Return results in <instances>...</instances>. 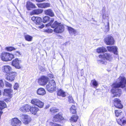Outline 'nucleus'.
<instances>
[{"mask_svg":"<svg viewBox=\"0 0 126 126\" xmlns=\"http://www.w3.org/2000/svg\"><path fill=\"white\" fill-rule=\"evenodd\" d=\"M118 80L120 81L118 83H113L112 85V88L111 91L114 95H113V97L120 96L121 93V89L118 88L125 87L126 84V79L124 77H120L118 79Z\"/></svg>","mask_w":126,"mask_h":126,"instance_id":"obj_1","label":"nucleus"},{"mask_svg":"<svg viewBox=\"0 0 126 126\" xmlns=\"http://www.w3.org/2000/svg\"><path fill=\"white\" fill-rule=\"evenodd\" d=\"M99 57L100 58L103 57L101 60L98 61L99 63L105 64H106L107 62L104 58L109 61H111L112 59V55L109 53H106L104 54L103 55H99Z\"/></svg>","mask_w":126,"mask_h":126,"instance_id":"obj_2","label":"nucleus"},{"mask_svg":"<svg viewBox=\"0 0 126 126\" xmlns=\"http://www.w3.org/2000/svg\"><path fill=\"white\" fill-rule=\"evenodd\" d=\"M0 57L2 61L7 62L12 60L14 58V56L11 54L3 52L1 54Z\"/></svg>","mask_w":126,"mask_h":126,"instance_id":"obj_3","label":"nucleus"},{"mask_svg":"<svg viewBox=\"0 0 126 126\" xmlns=\"http://www.w3.org/2000/svg\"><path fill=\"white\" fill-rule=\"evenodd\" d=\"M56 83L54 80H50L48 84L46 86L47 89L48 91L49 92L54 91Z\"/></svg>","mask_w":126,"mask_h":126,"instance_id":"obj_4","label":"nucleus"},{"mask_svg":"<svg viewBox=\"0 0 126 126\" xmlns=\"http://www.w3.org/2000/svg\"><path fill=\"white\" fill-rule=\"evenodd\" d=\"M31 19L36 25H41L38 27L40 28H42L44 27V25L43 24H42V20L40 17L33 16L32 18Z\"/></svg>","mask_w":126,"mask_h":126,"instance_id":"obj_5","label":"nucleus"},{"mask_svg":"<svg viewBox=\"0 0 126 126\" xmlns=\"http://www.w3.org/2000/svg\"><path fill=\"white\" fill-rule=\"evenodd\" d=\"M49 80L48 78L44 76H42L38 80V83L42 85H45Z\"/></svg>","mask_w":126,"mask_h":126,"instance_id":"obj_6","label":"nucleus"},{"mask_svg":"<svg viewBox=\"0 0 126 126\" xmlns=\"http://www.w3.org/2000/svg\"><path fill=\"white\" fill-rule=\"evenodd\" d=\"M20 117L23 123L25 125L28 124L31 121V118L30 117L27 115L21 114Z\"/></svg>","mask_w":126,"mask_h":126,"instance_id":"obj_7","label":"nucleus"},{"mask_svg":"<svg viewBox=\"0 0 126 126\" xmlns=\"http://www.w3.org/2000/svg\"><path fill=\"white\" fill-rule=\"evenodd\" d=\"M104 41L107 45H112L114 43V40L112 36L108 35L105 38Z\"/></svg>","mask_w":126,"mask_h":126,"instance_id":"obj_8","label":"nucleus"},{"mask_svg":"<svg viewBox=\"0 0 126 126\" xmlns=\"http://www.w3.org/2000/svg\"><path fill=\"white\" fill-rule=\"evenodd\" d=\"M11 123L13 126H20L21 125V122L18 118H15L11 120Z\"/></svg>","mask_w":126,"mask_h":126,"instance_id":"obj_9","label":"nucleus"},{"mask_svg":"<svg viewBox=\"0 0 126 126\" xmlns=\"http://www.w3.org/2000/svg\"><path fill=\"white\" fill-rule=\"evenodd\" d=\"M21 62V60H19L18 59L16 58L13 61L12 64L16 68L19 69L21 68L20 64Z\"/></svg>","mask_w":126,"mask_h":126,"instance_id":"obj_10","label":"nucleus"},{"mask_svg":"<svg viewBox=\"0 0 126 126\" xmlns=\"http://www.w3.org/2000/svg\"><path fill=\"white\" fill-rule=\"evenodd\" d=\"M16 75V72H11L7 76L6 79L10 81H12L14 80Z\"/></svg>","mask_w":126,"mask_h":126,"instance_id":"obj_11","label":"nucleus"},{"mask_svg":"<svg viewBox=\"0 0 126 126\" xmlns=\"http://www.w3.org/2000/svg\"><path fill=\"white\" fill-rule=\"evenodd\" d=\"M114 106L118 108L121 109L123 108V106L121 103V101L118 99L115 98L113 100Z\"/></svg>","mask_w":126,"mask_h":126,"instance_id":"obj_12","label":"nucleus"},{"mask_svg":"<svg viewBox=\"0 0 126 126\" xmlns=\"http://www.w3.org/2000/svg\"><path fill=\"white\" fill-rule=\"evenodd\" d=\"M1 70L3 73H8L11 71V67L9 65H5L2 66Z\"/></svg>","mask_w":126,"mask_h":126,"instance_id":"obj_13","label":"nucleus"},{"mask_svg":"<svg viewBox=\"0 0 126 126\" xmlns=\"http://www.w3.org/2000/svg\"><path fill=\"white\" fill-rule=\"evenodd\" d=\"M26 6L27 10L28 11L31 10L32 9L35 8L36 7L34 4L30 1L26 2Z\"/></svg>","mask_w":126,"mask_h":126,"instance_id":"obj_14","label":"nucleus"},{"mask_svg":"<svg viewBox=\"0 0 126 126\" xmlns=\"http://www.w3.org/2000/svg\"><path fill=\"white\" fill-rule=\"evenodd\" d=\"M64 30L63 26L61 24L57 27L54 30V32L56 33H60L63 32Z\"/></svg>","mask_w":126,"mask_h":126,"instance_id":"obj_15","label":"nucleus"},{"mask_svg":"<svg viewBox=\"0 0 126 126\" xmlns=\"http://www.w3.org/2000/svg\"><path fill=\"white\" fill-rule=\"evenodd\" d=\"M12 91L11 89H5L4 90V94L11 98L12 96V95L11 93H12Z\"/></svg>","mask_w":126,"mask_h":126,"instance_id":"obj_16","label":"nucleus"},{"mask_svg":"<svg viewBox=\"0 0 126 126\" xmlns=\"http://www.w3.org/2000/svg\"><path fill=\"white\" fill-rule=\"evenodd\" d=\"M107 48L109 51L112 52H113L114 54L116 55L117 54V48L116 47L108 46L107 47Z\"/></svg>","mask_w":126,"mask_h":126,"instance_id":"obj_17","label":"nucleus"},{"mask_svg":"<svg viewBox=\"0 0 126 126\" xmlns=\"http://www.w3.org/2000/svg\"><path fill=\"white\" fill-rule=\"evenodd\" d=\"M67 29L69 34L71 35H74V36L77 35V31L74 29L70 27L67 26Z\"/></svg>","mask_w":126,"mask_h":126,"instance_id":"obj_18","label":"nucleus"},{"mask_svg":"<svg viewBox=\"0 0 126 126\" xmlns=\"http://www.w3.org/2000/svg\"><path fill=\"white\" fill-rule=\"evenodd\" d=\"M31 107L28 104H26L20 108V110L23 111L28 112L30 111Z\"/></svg>","mask_w":126,"mask_h":126,"instance_id":"obj_19","label":"nucleus"},{"mask_svg":"<svg viewBox=\"0 0 126 126\" xmlns=\"http://www.w3.org/2000/svg\"><path fill=\"white\" fill-rule=\"evenodd\" d=\"M63 119L62 116L58 114L55 116L53 118V120L54 122H59L60 120Z\"/></svg>","mask_w":126,"mask_h":126,"instance_id":"obj_20","label":"nucleus"},{"mask_svg":"<svg viewBox=\"0 0 126 126\" xmlns=\"http://www.w3.org/2000/svg\"><path fill=\"white\" fill-rule=\"evenodd\" d=\"M37 5L38 7L42 8H45L50 7V4L49 3L38 4Z\"/></svg>","mask_w":126,"mask_h":126,"instance_id":"obj_21","label":"nucleus"},{"mask_svg":"<svg viewBox=\"0 0 126 126\" xmlns=\"http://www.w3.org/2000/svg\"><path fill=\"white\" fill-rule=\"evenodd\" d=\"M37 93L38 94L42 95H44L46 93L45 90L42 88H39L37 90Z\"/></svg>","mask_w":126,"mask_h":126,"instance_id":"obj_22","label":"nucleus"},{"mask_svg":"<svg viewBox=\"0 0 126 126\" xmlns=\"http://www.w3.org/2000/svg\"><path fill=\"white\" fill-rule=\"evenodd\" d=\"M46 14L49 15L51 17H53L54 15L53 11L50 9H48L46 10L45 11Z\"/></svg>","mask_w":126,"mask_h":126,"instance_id":"obj_23","label":"nucleus"},{"mask_svg":"<svg viewBox=\"0 0 126 126\" xmlns=\"http://www.w3.org/2000/svg\"><path fill=\"white\" fill-rule=\"evenodd\" d=\"M39 110L38 108L36 107H31L30 108V111L33 114L36 115L37 112Z\"/></svg>","mask_w":126,"mask_h":126,"instance_id":"obj_24","label":"nucleus"},{"mask_svg":"<svg viewBox=\"0 0 126 126\" xmlns=\"http://www.w3.org/2000/svg\"><path fill=\"white\" fill-rule=\"evenodd\" d=\"M57 94L58 96H62L63 97L66 96L65 92L62 89H60L58 91Z\"/></svg>","mask_w":126,"mask_h":126,"instance_id":"obj_25","label":"nucleus"},{"mask_svg":"<svg viewBox=\"0 0 126 126\" xmlns=\"http://www.w3.org/2000/svg\"><path fill=\"white\" fill-rule=\"evenodd\" d=\"M78 118V117L76 115H75L71 117L70 119L69 120L70 122H75L77 121Z\"/></svg>","mask_w":126,"mask_h":126,"instance_id":"obj_26","label":"nucleus"},{"mask_svg":"<svg viewBox=\"0 0 126 126\" xmlns=\"http://www.w3.org/2000/svg\"><path fill=\"white\" fill-rule=\"evenodd\" d=\"M43 12V10L42 9H37L33 10L32 13L33 14L38 15L42 13Z\"/></svg>","mask_w":126,"mask_h":126,"instance_id":"obj_27","label":"nucleus"},{"mask_svg":"<svg viewBox=\"0 0 126 126\" xmlns=\"http://www.w3.org/2000/svg\"><path fill=\"white\" fill-rule=\"evenodd\" d=\"M6 105L5 103L3 101H0V110H2L6 107Z\"/></svg>","mask_w":126,"mask_h":126,"instance_id":"obj_28","label":"nucleus"},{"mask_svg":"<svg viewBox=\"0 0 126 126\" xmlns=\"http://www.w3.org/2000/svg\"><path fill=\"white\" fill-rule=\"evenodd\" d=\"M106 51V49L103 47L99 48L97 49V52L98 53L104 52Z\"/></svg>","mask_w":126,"mask_h":126,"instance_id":"obj_29","label":"nucleus"},{"mask_svg":"<svg viewBox=\"0 0 126 126\" xmlns=\"http://www.w3.org/2000/svg\"><path fill=\"white\" fill-rule=\"evenodd\" d=\"M39 102V100L37 98H33L31 101V104L37 106L38 102Z\"/></svg>","mask_w":126,"mask_h":126,"instance_id":"obj_30","label":"nucleus"},{"mask_svg":"<svg viewBox=\"0 0 126 126\" xmlns=\"http://www.w3.org/2000/svg\"><path fill=\"white\" fill-rule=\"evenodd\" d=\"M61 23H59L57 21H55L54 22V23L52 24L51 25V27L55 29L57 27H58L60 25Z\"/></svg>","mask_w":126,"mask_h":126,"instance_id":"obj_31","label":"nucleus"},{"mask_svg":"<svg viewBox=\"0 0 126 126\" xmlns=\"http://www.w3.org/2000/svg\"><path fill=\"white\" fill-rule=\"evenodd\" d=\"M25 39L27 41H31L32 40V37L29 35H25L24 36Z\"/></svg>","mask_w":126,"mask_h":126,"instance_id":"obj_32","label":"nucleus"},{"mask_svg":"<svg viewBox=\"0 0 126 126\" xmlns=\"http://www.w3.org/2000/svg\"><path fill=\"white\" fill-rule=\"evenodd\" d=\"M76 107L75 105H72L71 107L70 108V112L72 113H76Z\"/></svg>","mask_w":126,"mask_h":126,"instance_id":"obj_33","label":"nucleus"},{"mask_svg":"<svg viewBox=\"0 0 126 126\" xmlns=\"http://www.w3.org/2000/svg\"><path fill=\"white\" fill-rule=\"evenodd\" d=\"M39 102H38L37 106L40 108H42L44 105V103L39 100Z\"/></svg>","mask_w":126,"mask_h":126,"instance_id":"obj_34","label":"nucleus"},{"mask_svg":"<svg viewBox=\"0 0 126 126\" xmlns=\"http://www.w3.org/2000/svg\"><path fill=\"white\" fill-rule=\"evenodd\" d=\"M50 18L49 17L47 16H46L43 18V22L44 23H45L49 21Z\"/></svg>","mask_w":126,"mask_h":126,"instance_id":"obj_35","label":"nucleus"},{"mask_svg":"<svg viewBox=\"0 0 126 126\" xmlns=\"http://www.w3.org/2000/svg\"><path fill=\"white\" fill-rule=\"evenodd\" d=\"M91 83L94 86V87H96L98 85V83L97 81L95 79L92 80L91 81Z\"/></svg>","mask_w":126,"mask_h":126,"instance_id":"obj_36","label":"nucleus"},{"mask_svg":"<svg viewBox=\"0 0 126 126\" xmlns=\"http://www.w3.org/2000/svg\"><path fill=\"white\" fill-rule=\"evenodd\" d=\"M121 111L120 110H115V115L117 117H118L121 114Z\"/></svg>","mask_w":126,"mask_h":126,"instance_id":"obj_37","label":"nucleus"},{"mask_svg":"<svg viewBox=\"0 0 126 126\" xmlns=\"http://www.w3.org/2000/svg\"><path fill=\"white\" fill-rule=\"evenodd\" d=\"M50 111L52 113H54L55 112H58V110L54 107H52L50 109Z\"/></svg>","mask_w":126,"mask_h":126,"instance_id":"obj_38","label":"nucleus"},{"mask_svg":"<svg viewBox=\"0 0 126 126\" xmlns=\"http://www.w3.org/2000/svg\"><path fill=\"white\" fill-rule=\"evenodd\" d=\"M15 49H16L13 47H6V49L9 51H11Z\"/></svg>","mask_w":126,"mask_h":126,"instance_id":"obj_39","label":"nucleus"},{"mask_svg":"<svg viewBox=\"0 0 126 126\" xmlns=\"http://www.w3.org/2000/svg\"><path fill=\"white\" fill-rule=\"evenodd\" d=\"M68 101L70 103H74V101L73 100V99L71 96L70 95L68 97Z\"/></svg>","mask_w":126,"mask_h":126,"instance_id":"obj_40","label":"nucleus"},{"mask_svg":"<svg viewBox=\"0 0 126 126\" xmlns=\"http://www.w3.org/2000/svg\"><path fill=\"white\" fill-rule=\"evenodd\" d=\"M5 85L6 87L11 88L12 87V85L10 83L5 81Z\"/></svg>","mask_w":126,"mask_h":126,"instance_id":"obj_41","label":"nucleus"},{"mask_svg":"<svg viewBox=\"0 0 126 126\" xmlns=\"http://www.w3.org/2000/svg\"><path fill=\"white\" fill-rule=\"evenodd\" d=\"M120 120L122 122V124L123 125H125L126 124V119L123 120V119H121Z\"/></svg>","mask_w":126,"mask_h":126,"instance_id":"obj_42","label":"nucleus"},{"mask_svg":"<svg viewBox=\"0 0 126 126\" xmlns=\"http://www.w3.org/2000/svg\"><path fill=\"white\" fill-rule=\"evenodd\" d=\"M18 87L19 86L18 83H16L15 84L14 86V90H17Z\"/></svg>","mask_w":126,"mask_h":126,"instance_id":"obj_43","label":"nucleus"},{"mask_svg":"<svg viewBox=\"0 0 126 126\" xmlns=\"http://www.w3.org/2000/svg\"><path fill=\"white\" fill-rule=\"evenodd\" d=\"M4 86V83L3 81L1 80H0V87H3Z\"/></svg>","mask_w":126,"mask_h":126,"instance_id":"obj_44","label":"nucleus"},{"mask_svg":"<svg viewBox=\"0 0 126 126\" xmlns=\"http://www.w3.org/2000/svg\"><path fill=\"white\" fill-rule=\"evenodd\" d=\"M14 53L15 55L17 56H19L20 55V52L18 51H15L14 52Z\"/></svg>","mask_w":126,"mask_h":126,"instance_id":"obj_45","label":"nucleus"},{"mask_svg":"<svg viewBox=\"0 0 126 126\" xmlns=\"http://www.w3.org/2000/svg\"><path fill=\"white\" fill-rule=\"evenodd\" d=\"M109 22H108V26H107L106 27V28L107 27V28L106 29L105 31V32H107L109 31Z\"/></svg>","mask_w":126,"mask_h":126,"instance_id":"obj_46","label":"nucleus"},{"mask_svg":"<svg viewBox=\"0 0 126 126\" xmlns=\"http://www.w3.org/2000/svg\"><path fill=\"white\" fill-rule=\"evenodd\" d=\"M48 77L50 78H53V75L51 74H49L48 75Z\"/></svg>","mask_w":126,"mask_h":126,"instance_id":"obj_47","label":"nucleus"},{"mask_svg":"<svg viewBox=\"0 0 126 126\" xmlns=\"http://www.w3.org/2000/svg\"><path fill=\"white\" fill-rule=\"evenodd\" d=\"M36 1L38 2H41L44 1L45 0H35Z\"/></svg>","mask_w":126,"mask_h":126,"instance_id":"obj_48","label":"nucleus"},{"mask_svg":"<svg viewBox=\"0 0 126 126\" xmlns=\"http://www.w3.org/2000/svg\"><path fill=\"white\" fill-rule=\"evenodd\" d=\"M81 76H82L84 75V72L83 69H82L81 71Z\"/></svg>","mask_w":126,"mask_h":126,"instance_id":"obj_49","label":"nucleus"},{"mask_svg":"<svg viewBox=\"0 0 126 126\" xmlns=\"http://www.w3.org/2000/svg\"><path fill=\"white\" fill-rule=\"evenodd\" d=\"M51 25V23H50V22L49 23H48L46 25V27L48 26H51V25Z\"/></svg>","mask_w":126,"mask_h":126,"instance_id":"obj_50","label":"nucleus"},{"mask_svg":"<svg viewBox=\"0 0 126 126\" xmlns=\"http://www.w3.org/2000/svg\"><path fill=\"white\" fill-rule=\"evenodd\" d=\"M105 16H106L104 14L102 16V18L103 19H105V18L106 17Z\"/></svg>","mask_w":126,"mask_h":126,"instance_id":"obj_51","label":"nucleus"},{"mask_svg":"<svg viewBox=\"0 0 126 126\" xmlns=\"http://www.w3.org/2000/svg\"><path fill=\"white\" fill-rule=\"evenodd\" d=\"M54 20V19L53 18H51V20L50 21V23H51V24L53 21Z\"/></svg>","mask_w":126,"mask_h":126,"instance_id":"obj_52","label":"nucleus"},{"mask_svg":"<svg viewBox=\"0 0 126 126\" xmlns=\"http://www.w3.org/2000/svg\"><path fill=\"white\" fill-rule=\"evenodd\" d=\"M2 113L3 112H2L0 111V116Z\"/></svg>","mask_w":126,"mask_h":126,"instance_id":"obj_53","label":"nucleus"},{"mask_svg":"<svg viewBox=\"0 0 126 126\" xmlns=\"http://www.w3.org/2000/svg\"><path fill=\"white\" fill-rule=\"evenodd\" d=\"M49 105H47V106H46V109H47V108H49Z\"/></svg>","mask_w":126,"mask_h":126,"instance_id":"obj_54","label":"nucleus"},{"mask_svg":"<svg viewBox=\"0 0 126 126\" xmlns=\"http://www.w3.org/2000/svg\"><path fill=\"white\" fill-rule=\"evenodd\" d=\"M60 55H61V56H62V58H63V60H64V58H63V55H62L61 54Z\"/></svg>","mask_w":126,"mask_h":126,"instance_id":"obj_55","label":"nucleus"},{"mask_svg":"<svg viewBox=\"0 0 126 126\" xmlns=\"http://www.w3.org/2000/svg\"><path fill=\"white\" fill-rule=\"evenodd\" d=\"M45 32H48V30H45Z\"/></svg>","mask_w":126,"mask_h":126,"instance_id":"obj_56","label":"nucleus"},{"mask_svg":"<svg viewBox=\"0 0 126 126\" xmlns=\"http://www.w3.org/2000/svg\"><path fill=\"white\" fill-rule=\"evenodd\" d=\"M22 45L24 47H25V45L24 44H22Z\"/></svg>","mask_w":126,"mask_h":126,"instance_id":"obj_57","label":"nucleus"},{"mask_svg":"<svg viewBox=\"0 0 126 126\" xmlns=\"http://www.w3.org/2000/svg\"><path fill=\"white\" fill-rule=\"evenodd\" d=\"M104 11V12L105 11V10H104L103 9L102 10V11Z\"/></svg>","mask_w":126,"mask_h":126,"instance_id":"obj_58","label":"nucleus"},{"mask_svg":"<svg viewBox=\"0 0 126 126\" xmlns=\"http://www.w3.org/2000/svg\"><path fill=\"white\" fill-rule=\"evenodd\" d=\"M52 31H53V30H51V32H52Z\"/></svg>","mask_w":126,"mask_h":126,"instance_id":"obj_59","label":"nucleus"}]
</instances>
